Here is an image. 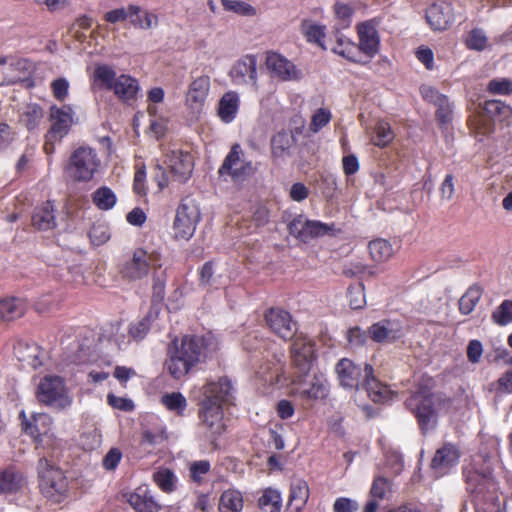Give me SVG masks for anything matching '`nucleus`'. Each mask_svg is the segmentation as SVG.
<instances>
[{
    "instance_id": "1",
    "label": "nucleus",
    "mask_w": 512,
    "mask_h": 512,
    "mask_svg": "<svg viewBox=\"0 0 512 512\" xmlns=\"http://www.w3.org/2000/svg\"><path fill=\"white\" fill-rule=\"evenodd\" d=\"M335 372L340 386L345 389L362 388L375 403H383L391 399L392 392L374 377L373 368L369 364H364L362 367L350 359L343 358L336 364Z\"/></svg>"
},
{
    "instance_id": "2",
    "label": "nucleus",
    "mask_w": 512,
    "mask_h": 512,
    "mask_svg": "<svg viewBox=\"0 0 512 512\" xmlns=\"http://www.w3.org/2000/svg\"><path fill=\"white\" fill-rule=\"evenodd\" d=\"M464 399H444L440 395L431 394L426 390H420L407 399V408L418 419L423 432L432 430L437 424L439 411L453 412L462 407Z\"/></svg>"
},
{
    "instance_id": "3",
    "label": "nucleus",
    "mask_w": 512,
    "mask_h": 512,
    "mask_svg": "<svg viewBox=\"0 0 512 512\" xmlns=\"http://www.w3.org/2000/svg\"><path fill=\"white\" fill-rule=\"evenodd\" d=\"M203 352L204 343L199 337L184 336L181 340L173 341L165 362L169 375L176 380L186 376L201 362Z\"/></svg>"
},
{
    "instance_id": "4",
    "label": "nucleus",
    "mask_w": 512,
    "mask_h": 512,
    "mask_svg": "<svg viewBox=\"0 0 512 512\" xmlns=\"http://www.w3.org/2000/svg\"><path fill=\"white\" fill-rule=\"evenodd\" d=\"M93 85L100 90L114 93L121 102L132 105L141 91L136 78L128 74L117 75L114 68L107 64L97 65L93 72Z\"/></svg>"
},
{
    "instance_id": "5",
    "label": "nucleus",
    "mask_w": 512,
    "mask_h": 512,
    "mask_svg": "<svg viewBox=\"0 0 512 512\" xmlns=\"http://www.w3.org/2000/svg\"><path fill=\"white\" fill-rule=\"evenodd\" d=\"M101 159L97 151L89 146H80L69 157L66 173L75 182H89L99 172Z\"/></svg>"
},
{
    "instance_id": "6",
    "label": "nucleus",
    "mask_w": 512,
    "mask_h": 512,
    "mask_svg": "<svg viewBox=\"0 0 512 512\" xmlns=\"http://www.w3.org/2000/svg\"><path fill=\"white\" fill-rule=\"evenodd\" d=\"M38 473L42 493L54 502H60L68 492V481L63 472L44 456L39 460Z\"/></svg>"
},
{
    "instance_id": "7",
    "label": "nucleus",
    "mask_w": 512,
    "mask_h": 512,
    "mask_svg": "<svg viewBox=\"0 0 512 512\" xmlns=\"http://www.w3.org/2000/svg\"><path fill=\"white\" fill-rule=\"evenodd\" d=\"M36 398L40 403L57 409L69 407L73 402L63 378L56 375H46L39 381Z\"/></svg>"
},
{
    "instance_id": "8",
    "label": "nucleus",
    "mask_w": 512,
    "mask_h": 512,
    "mask_svg": "<svg viewBox=\"0 0 512 512\" xmlns=\"http://www.w3.org/2000/svg\"><path fill=\"white\" fill-rule=\"evenodd\" d=\"M161 266V255L157 251L138 248L121 266L120 272L126 279L141 280L148 275L151 269L157 271Z\"/></svg>"
},
{
    "instance_id": "9",
    "label": "nucleus",
    "mask_w": 512,
    "mask_h": 512,
    "mask_svg": "<svg viewBox=\"0 0 512 512\" xmlns=\"http://www.w3.org/2000/svg\"><path fill=\"white\" fill-rule=\"evenodd\" d=\"M200 220V209L197 202L184 198L179 204L173 222L174 237L178 240H189L195 233Z\"/></svg>"
},
{
    "instance_id": "10",
    "label": "nucleus",
    "mask_w": 512,
    "mask_h": 512,
    "mask_svg": "<svg viewBox=\"0 0 512 512\" xmlns=\"http://www.w3.org/2000/svg\"><path fill=\"white\" fill-rule=\"evenodd\" d=\"M254 172L253 165L244 158L239 144H234L219 168V175L233 182H242Z\"/></svg>"
},
{
    "instance_id": "11",
    "label": "nucleus",
    "mask_w": 512,
    "mask_h": 512,
    "mask_svg": "<svg viewBox=\"0 0 512 512\" xmlns=\"http://www.w3.org/2000/svg\"><path fill=\"white\" fill-rule=\"evenodd\" d=\"M73 115V109L70 106L58 107L53 105L50 108L49 121L51 127L46 135L47 140H60L67 135L74 122Z\"/></svg>"
},
{
    "instance_id": "12",
    "label": "nucleus",
    "mask_w": 512,
    "mask_h": 512,
    "mask_svg": "<svg viewBox=\"0 0 512 512\" xmlns=\"http://www.w3.org/2000/svg\"><path fill=\"white\" fill-rule=\"evenodd\" d=\"M368 334L376 343L391 344L404 337L406 330L399 320L383 319L370 326Z\"/></svg>"
},
{
    "instance_id": "13",
    "label": "nucleus",
    "mask_w": 512,
    "mask_h": 512,
    "mask_svg": "<svg viewBox=\"0 0 512 512\" xmlns=\"http://www.w3.org/2000/svg\"><path fill=\"white\" fill-rule=\"evenodd\" d=\"M266 66L272 77L281 81H297L302 78V73L296 65L279 53H267Z\"/></svg>"
},
{
    "instance_id": "14",
    "label": "nucleus",
    "mask_w": 512,
    "mask_h": 512,
    "mask_svg": "<svg viewBox=\"0 0 512 512\" xmlns=\"http://www.w3.org/2000/svg\"><path fill=\"white\" fill-rule=\"evenodd\" d=\"M235 85H251L257 88V59L254 55H245L239 59L229 72Z\"/></svg>"
},
{
    "instance_id": "15",
    "label": "nucleus",
    "mask_w": 512,
    "mask_h": 512,
    "mask_svg": "<svg viewBox=\"0 0 512 512\" xmlns=\"http://www.w3.org/2000/svg\"><path fill=\"white\" fill-rule=\"evenodd\" d=\"M200 418L202 427L206 429L209 437L220 435L225 429L222 407L219 404H212L210 400L202 401Z\"/></svg>"
},
{
    "instance_id": "16",
    "label": "nucleus",
    "mask_w": 512,
    "mask_h": 512,
    "mask_svg": "<svg viewBox=\"0 0 512 512\" xmlns=\"http://www.w3.org/2000/svg\"><path fill=\"white\" fill-rule=\"evenodd\" d=\"M210 90L209 76L202 75L195 78L189 85L186 93V105L195 114L201 113Z\"/></svg>"
},
{
    "instance_id": "17",
    "label": "nucleus",
    "mask_w": 512,
    "mask_h": 512,
    "mask_svg": "<svg viewBox=\"0 0 512 512\" xmlns=\"http://www.w3.org/2000/svg\"><path fill=\"white\" fill-rule=\"evenodd\" d=\"M266 321L271 330L284 340L292 339L296 333V324L291 315L281 309H270L266 313Z\"/></svg>"
},
{
    "instance_id": "18",
    "label": "nucleus",
    "mask_w": 512,
    "mask_h": 512,
    "mask_svg": "<svg viewBox=\"0 0 512 512\" xmlns=\"http://www.w3.org/2000/svg\"><path fill=\"white\" fill-rule=\"evenodd\" d=\"M291 357L299 371L307 373L315 359L312 342L306 337H297L292 344Z\"/></svg>"
},
{
    "instance_id": "19",
    "label": "nucleus",
    "mask_w": 512,
    "mask_h": 512,
    "mask_svg": "<svg viewBox=\"0 0 512 512\" xmlns=\"http://www.w3.org/2000/svg\"><path fill=\"white\" fill-rule=\"evenodd\" d=\"M203 400H210L212 404L228 403L233 398V385L227 377L217 381L210 380L203 386Z\"/></svg>"
},
{
    "instance_id": "20",
    "label": "nucleus",
    "mask_w": 512,
    "mask_h": 512,
    "mask_svg": "<svg viewBox=\"0 0 512 512\" xmlns=\"http://www.w3.org/2000/svg\"><path fill=\"white\" fill-rule=\"evenodd\" d=\"M426 18L432 29L445 30L455 20L453 7L446 1L435 3L428 8Z\"/></svg>"
},
{
    "instance_id": "21",
    "label": "nucleus",
    "mask_w": 512,
    "mask_h": 512,
    "mask_svg": "<svg viewBox=\"0 0 512 512\" xmlns=\"http://www.w3.org/2000/svg\"><path fill=\"white\" fill-rule=\"evenodd\" d=\"M167 165L172 177L179 181H186L193 171V157L188 152L172 151L168 155Z\"/></svg>"
},
{
    "instance_id": "22",
    "label": "nucleus",
    "mask_w": 512,
    "mask_h": 512,
    "mask_svg": "<svg viewBox=\"0 0 512 512\" xmlns=\"http://www.w3.org/2000/svg\"><path fill=\"white\" fill-rule=\"evenodd\" d=\"M359 49L366 55L373 57L379 50V35L373 21L358 25Z\"/></svg>"
},
{
    "instance_id": "23",
    "label": "nucleus",
    "mask_w": 512,
    "mask_h": 512,
    "mask_svg": "<svg viewBox=\"0 0 512 512\" xmlns=\"http://www.w3.org/2000/svg\"><path fill=\"white\" fill-rule=\"evenodd\" d=\"M459 459V453L455 446L446 444L439 448L432 459L431 467L437 477L444 475L453 467Z\"/></svg>"
},
{
    "instance_id": "24",
    "label": "nucleus",
    "mask_w": 512,
    "mask_h": 512,
    "mask_svg": "<svg viewBox=\"0 0 512 512\" xmlns=\"http://www.w3.org/2000/svg\"><path fill=\"white\" fill-rule=\"evenodd\" d=\"M17 359L28 367L36 369L42 365L43 351L35 343L19 341L14 347Z\"/></svg>"
},
{
    "instance_id": "25",
    "label": "nucleus",
    "mask_w": 512,
    "mask_h": 512,
    "mask_svg": "<svg viewBox=\"0 0 512 512\" xmlns=\"http://www.w3.org/2000/svg\"><path fill=\"white\" fill-rule=\"evenodd\" d=\"M128 20L130 24L140 30H149L158 25V16L139 5H128Z\"/></svg>"
},
{
    "instance_id": "26",
    "label": "nucleus",
    "mask_w": 512,
    "mask_h": 512,
    "mask_svg": "<svg viewBox=\"0 0 512 512\" xmlns=\"http://www.w3.org/2000/svg\"><path fill=\"white\" fill-rule=\"evenodd\" d=\"M51 424L52 419L48 414L38 413L32 416L31 421L25 423L24 430L39 443H43L50 438L48 433Z\"/></svg>"
},
{
    "instance_id": "27",
    "label": "nucleus",
    "mask_w": 512,
    "mask_h": 512,
    "mask_svg": "<svg viewBox=\"0 0 512 512\" xmlns=\"http://www.w3.org/2000/svg\"><path fill=\"white\" fill-rule=\"evenodd\" d=\"M129 504L136 512H158L159 504L146 486L138 487L128 496Z\"/></svg>"
},
{
    "instance_id": "28",
    "label": "nucleus",
    "mask_w": 512,
    "mask_h": 512,
    "mask_svg": "<svg viewBox=\"0 0 512 512\" xmlns=\"http://www.w3.org/2000/svg\"><path fill=\"white\" fill-rule=\"evenodd\" d=\"M32 225L40 231H48L56 227L55 209L51 202H45L34 209Z\"/></svg>"
},
{
    "instance_id": "29",
    "label": "nucleus",
    "mask_w": 512,
    "mask_h": 512,
    "mask_svg": "<svg viewBox=\"0 0 512 512\" xmlns=\"http://www.w3.org/2000/svg\"><path fill=\"white\" fill-rule=\"evenodd\" d=\"M464 477L469 491L481 492L490 481L491 471L488 467L478 470L475 464H469L464 468Z\"/></svg>"
},
{
    "instance_id": "30",
    "label": "nucleus",
    "mask_w": 512,
    "mask_h": 512,
    "mask_svg": "<svg viewBox=\"0 0 512 512\" xmlns=\"http://www.w3.org/2000/svg\"><path fill=\"white\" fill-rule=\"evenodd\" d=\"M309 495L308 483L301 478L293 479L290 485L289 506L294 512H302Z\"/></svg>"
},
{
    "instance_id": "31",
    "label": "nucleus",
    "mask_w": 512,
    "mask_h": 512,
    "mask_svg": "<svg viewBox=\"0 0 512 512\" xmlns=\"http://www.w3.org/2000/svg\"><path fill=\"white\" fill-rule=\"evenodd\" d=\"M328 383L321 377H314L309 388H292L290 395L299 396L304 399H324L328 395Z\"/></svg>"
},
{
    "instance_id": "32",
    "label": "nucleus",
    "mask_w": 512,
    "mask_h": 512,
    "mask_svg": "<svg viewBox=\"0 0 512 512\" xmlns=\"http://www.w3.org/2000/svg\"><path fill=\"white\" fill-rule=\"evenodd\" d=\"M240 104L239 95L234 91H229L225 93L220 101L218 106V115L220 119L225 123L232 122L238 112Z\"/></svg>"
},
{
    "instance_id": "33",
    "label": "nucleus",
    "mask_w": 512,
    "mask_h": 512,
    "mask_svg": "<svg viewBox=\"0 0 512 512\" xmlns=\"http://www.w3.org/2000/svg\"><path fill=\"white\" fill-rule=\"evenodd\" d=\"M25 311L26 304L21 298L12 297L0 301V320H15L23 316Z\"/></svg>"
},
{
    "instance_id": "34",
    "label": "nucleus",
    "mask_w": 512,
    "mask_h": 512,
    "mask_svg": "<svg viewBox=\"0 0 512 512\" xmlns=\"http://www.w3.org/2000/svg\"><path fill=\"white\" fill-rule=\"evenodd\" d=\"M243 509V496L240 491L228 489L224 491L219 500L220 512H241Z\"/></svg>"
},
{
    "instance_id": "35",
    "label": "nucleus",
    "mask_w": 512,
    "mask_h": 512,
    "mask_svg": "<svg viewBox=\"0 0 512 512\" xmlns=\"http://www.w3.org/2000/svg\"><path fill=\"white\" fill-rule=\"evenodd\" d=\"M293 143L294 137L291 133L286 131L278 132L271 139V150L273 157L281 158L287 155Z\"/></svg>"
},
{
    "instance_id": "36",
    "label": "nucleus",
    "mask_w": 512,
    "mask_h": 512,
    "mask_svg": "<svg viewBox=\"0 0 512 512\" xmlns=\"http://www.w3.org/2000/svg\"><path fill=\"white\" fill-rule=\"evenodd\" d=\"M43 117V109L38 104L32 103L23 108L19 120L28 130H33L41 123Z\"/></svg>"
},
{
    "instance_id": "37",
    "label": "nucleus",
    "mask_w": 512,
    "mask_h": 512,
    "mask_svg": "<svg viewBox=\"0 0 512 512\" xmlns=\"http://www.w3.org/2000/svg\"><path fill=\"white\" fill-rule=\"evenodd\" d=\"M160 403L170 412L176 415H183L187 408V400L180 392L164 393L160 398Z\"/></svg>"
},
{
    "instance_id": "38",
    "label": "nucleus",
    "mask_w": 512,
    "mask_h": 512,
    "mask_svg": "<svg viewBox=\"0 0 512 512\" xmlns=\"http://www.w3.org/2000/svg\"><path fill=\"white\" fill-rule=\"evenodd\" d=\"M258 505L263 512H280L282 497L278 490L267 488L258 500Z\"/></svg>"
},
{
    "instance_id": "39",
    "label": "nucleus",
    "mask_w": 512,
    "mask_h": 512,
    "mask_svg": "<svg viewBox=\"0 0 512 512\" xmlns=\"http://www.w3.org/2000/svg\"><path fill=\"white\" fill-rule=\"evenodd\" d=\"M369 251L373 260L377 262L387 261L394 254L392 244L385 239H376L369 243Z\"/></svg>"
},
{
    "instance_id": "40",
    "label": "nucleus",
    "mask_w": 512,
    "mask_h": 512,
    "mask_svg": "<svg viewBox=\"0 0 512 512\" xmlns=\"http://www.w3.org/2000/svg\"><path fill=\"white\" fill-rule=\"evenodd\" d=\"M153 480L156 485L165 493H171L176 489L177 477L167 468H161L154 472Z\"/></svg>"
},
{
    "instance_id": "41",
    "label": "nucleus",
    "mask_w": 512,
    "mask_h": 512,
    "mask_svg": "<svg viewBox=\"0 0 512 512\" xmlns=\"http://www.w3.org/2000/svg\"><path fill=\"white\" fill-rule=\"evenodd\" d=\"M482 296L479 286H471L459 300V310L462 314H470Z\"/></svg>"
},
{
    "instance_id": "42",
    "label": "nucleus",
    "mask_w": 512,
    "mask_h": 512,
    "mask_svg": "<svg viewBox=\"0 0 512 512\" xmlns=\"http://www.w3.org/2000/svg\"><path fill=\"white\" fill-rule=\"evenodd\" d=\"M22 485V477L12 469L0 471V492L12 493Z\"/></svg>"
},
{
    "instance_id": "43",
    "label": "nucleus",
    "mask_w": 512,
    "mask_h": 512,
    "mask_svg": "<svg viewBox=\"0 0 512 512\" xmlns=\"http://www.w3.org/2000/svg\"><path fill=\"white\" fill-rule=\"evenodd\" d=\"M225 11L233 12L244 17H254L257 15V9L248 2L241 0H221Z\"/></svg>"
},
{
    "instance_id": "44",
    "label": "nucleus",
    "mask_w": 512,
    "mask_h": 512,
    "mask_svg": "<svg viewBox=\"0 0 512 512\" xmlns=\"http://www.w3.org/2000/svg\"><path fill=\"white\" fill-rule=\"evenodd\" d=\"M435 97V106L437 107V119L442 124H447L452 119V109L446 96L439 94L436 90H428Z\"/></svg>"
},
{
    "instance_id": "45",
    "label": "nucleus",
    "mask_w": 512,
    "mask_h": 512,
    "mask_svg": "<svg viewBox=\"0 0 512 512\" xmlns=\"http://www.w3.org/2000/svg\"><path fill=\"white\" fill-rule=\"evenodd\" d=\"M93 203L101 210H109L116 204V196L114 192L106 187L98 188L92 194Z\"/></svg>"
},
{
    "instance_id": "46",
    "label": "nucleus",
    "mask_w": 512,
    "mask_h": 512,
    "mask_svg": "<svg viewBox=\"0 0 512 512\" xmlns=\"http://www.w3.org/2000/svg\"><path fill=\"white\" fill-rule=\"evenodd\" d=\"M374 132L376 136L373 139V143L378 147L387 146L393 141L395 137V134L392 131L390 124L383 120L377 122L374 128Z\"/></svg>"
},
{
    "instance_id": "47",
    "label": "nucleus",
    "mask_w": 512,
    "mask_h": 512,
    "mask_svg": "<svg viewBox=\"0 0 512 512\" xmlns=\"http://www.w3.org/2000/svg\"><path fill=\"white\" fill-rule=\"evenodd\" d=\"M492 319L501 326L512 323V301L504 300L493 312Z\"/></svg>"
},
{
    "instance_id": "48",
    "label": "nucleus",
    "mask_w": 512,
    "mask_h": 512,
    "mask_svg": "<svg viewBox=\"0 0 512 512\" xmlns=\"http://www.w3.org/2000/svg\"><path fill=\"white\" fill-rule=\"evenodd\" d=\"M305 241L313 237H319L329 234L334 230V225H328L320 221L307 220L305 228Z\"/></svg>"
},
{
    "instance_id": "49",
    "label": "nucleus",
    "mask_w": 512,
    "mask_h": 512,
    "mask_svg": "<svg viewBox=\"0 0 512 512\" xmlns=\"http://www.w3.org/2000/svg\"><path fill=\"white\" fill-rule=\"evenodd\" d=\"M349 305L352 309H361L366 304L364 285L357 283L348 288Z\"/></svg>"
},
{
    "instance_id": "50",
    "label": "nucleus",
    "mask_w": 512,
    "mask_h": 512,
    "mask_svg": "<svg viewBox=\"0 0 512 512\" xmlns=\"http://www.w3.org/2000/svg\"><path fill=\"white\" fill-rule=\"evenodd\" d=\"M91 242L96 245H102L110 239V230L105 223H94L89 231Z\"/></svg>"
},
{
    "instance_id": "51",
    "label": "nucleus",
    "mask_w": 512,
    "mask_h": 512,
    "mask_svg": "<svg viewBox=\"0 0 512 512\" xmlns=\"http://www.w3.org/2000/svg\"><path fill=\"white\" fill-rule=\"evenodd\" d=\"M333 52L347 58L351 61H355V54L357 47L356 45L347 38L340 37L337 40V44L332 48Z\"/></svg>"
},
{
    "instance_id": "52",
    "label": "nucleus",
    "mask_w": 512,
    "mask_h": 512,
    "mask_svg": "<svg viewBox=\"0 0 512 512\" xmlns=\"http://www.w3.org/2000/svg\"><path fill=\"white\" fill-rule=\"evenodd\" d=\"M466 43L470 49L481 51L487 46V36L482 29L475 28L469 33Z\"/></svg>"
},
{
    "instance_id": "53",
    "label": "nucleus",
    "mask_w": 512,
    "mask_h": 512,
    "mask_svg": "<svg viewBox=\"0 0 512 512\" xmlns=\"http://www.w3.org/2000/svg\"><path fill=\"white\" fill-rule=\"evenodd\" d=\"M210 462L208 460L194 461L189 466L191 479L196 483H201L204 476L210 471Z\"/></svg>"
},
{
    "instance_id": "54",
    "label": "nucleus",
    "mask_w": 512,
    "mask_h": 512,
    "mask_svg": "<svg viewBox=\"0 0 512 512\" xmlns=\"http://www.w3.org/2000/svg\"><path fill=\"white\" fill-rule=\"evenodd\" d=\"M485 110L492 115H498L502 120L508 119L512 115V109L500 100H491L486 102Z\"/></svg>"
},
{
    "instance_id": "55",
    "label": "nucleus",
    "mask_w": 512,
    "mask_h": 512,
    "mask_svg": "<svg viewBox=\"0 0 512 512\" xmlns=\"http://www.w3.org/2000/svg\"><path fill=\"white\" fill-rule=\"evenodd\" d=\"M334 12L338 21L337 25L339 28L344 29L350 26L353 13L350 6L343 3H336L334 6Z\"/></svg>"
},
{
    "instance_id": "56",
    "label": "nucleus",
    "mask_w": 512,
    "mask_h": 512,
    "mask_svg": "<svg viewBox=\"0 0 512 512\" xmlns=\"http://www.w3.org/2000/svg\"><path fill=\"white\" fill-rule=\"evenodd\" d=\"M332 118L331 112L325 108H320L312 116L310 130L314 133L320 131L326 126Z\"/></svg>"
},
{
    "instance_id": "57",
    "label": "nucleus",
    "mask_w": 512,
    "mask_h": 512,
    "mask_svg": "<svg viewBox=\"0 0 512 512\" xmlns=\"http://www.w3.org/2000/svg\"><path fill=\"white\" fill-rule=\"evenodd\" d=\"M69 88L70 84L66 78H58L51 83L53 97L60 102L68 98Z\"/></svg>"
},
{
    "instance_id": "58",
    "label": "nucleus",
    "mask_w": 512,
    "mask_h": 512,
    "mask_svg": "<svg viewBox=\"0 0 512 512\" xmlns=\"http://www.w3.org/2000/svg\"><path fill=\"white\" fill-rule=\"evenodd\" d=\"M488 91L499 95L510 94L512 93V81L506 78L493 79L488 84Z\"/></svg>"
},
{
    "instance_id": "59",
    "label": "nucleus",
    "mask_w": 512,
    "mask_h": 512,
    "mask_svg": "<svg viewBox=\"0 0 512 512\" xmlns=\"http://www.w3.org/2000/svg\"><path fill=\"white\" fill-rule=\"evenodd\" d=\"M150 316H146L136 323H132L129 328L131 337L135 340H141L147 334L150 329Z\"/></svg>"
},
{
    "instance_id": "60",
    "label": "nucleus",
    "mask_w": 512,
    "mask_h": 512,
    "mask_svg": "<svg viewBox=\"0 0 512 512\" xmlns=\"http://www.w3.org/2000/svg\"><path fill=\"white\" fill-rule=\"evenodd\" d=\"M305 35L310 42H315L324 48L325 27L311 24L305 28Z\"/></svg>"
},
{
    "instance_id": "61",
    "label": "nucleus",
    "mask_w": 512,
    "mask_h": 512,
    "mask_svg": "<svg viewBox=\"0 0 512 512\" xmlns=\"http://www.w3.org/2000/svg\"><path fill=\"white\" fill-rule=\"evenodd\" d=\"M307 220L308 219H306L302 215L295 217L288 225L290 234L305 241V228Z\"/></svg>"
},
{
    "instance_id": "62",
    "label": "nucleus",
    "mask_w": 512,
    "mask_h": 512,
    "mask_svg": "<svg viewBox=\"0 0 512 512\" xmlns=\"http://www.w3.org/2000/svg\"><path fill=\"white\" fill-rule=\"evenodd\" d=\"M166 439L165 431L159 428L155 431L144 429L142 432V443L157 445Z\"/></svg>"
},
{
    "instance_id": "63",
    "label": "nucleus",
    "mask_w": 512,
    "mask_h": 512,
    "mask_svg": "<svg viewBox=\"0 0 512 512\" xmlns=\"http://www.w3.org/2000/svg\"><path fill=\"white\" fill-rule=\"evenodd\" d=\"M121 459L122 452L118 448H111L103 458V467L108 471L115 470Z\"/></svg>"
},
{
    "instance_id": "64",
    "label": "nucleus",
    "mask_w": 512,
    "mask_h": 512,
    "mask_svg": "<svg viewBox=\"0 0 512 512\" xmlns=\"http://www.w3.org/2000/svg\"><path fill=\"white\" fill-rule=\"evenodd\" d=\"M358 503L350 498H337L333 504L334 512H355L358 510Z\"/></svg>"
}]
</instances>
